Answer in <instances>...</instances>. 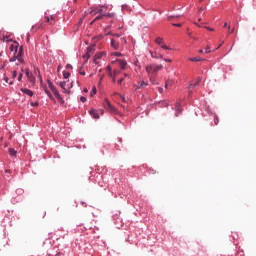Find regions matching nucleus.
<instances>
[{
	"instance_id": "45",
	"label": "nucleus",
	"mask_w": 256,
	"mask_h": 256,
	"mask_svg": "<svg viewBox=\"0 0 256 256\" xmlns=\"http://www.w3.org/2000/svg\"><path fill=\"white\" fill-rule=\"evenodd\" d=\"M205 53H211V48H210V47H207V48L205 49Z\"/></svg>"
},
{
	"instance_id": "34",
	"label": "nucleus",
	"mask_w": 256,
	"mask_h": 256,
	"mask_svg": "<svg viewBox=\"0 0 256 256\" xmlns=\"http://www.w3.org/2000/svg\"><path fill=\"white\" fill-rule=\"evenodd\" d=\"M45 93H46V95H48L49 97H53V95L51 94V91H49V89H45Z\"/></svg>"
},
{
	"instance_id": "61",
	"label": "nucleus",
	"mask_w": 256,
	"mask_h": 256,
	"mask_svg": "<svg viewBox=\"0 0 256 256\" xmlns=\"http://www.w3.org/2000/svg\"><path fill=\"white\" fill-rule=\"evenodd\" d=\"M124 77H129V74H127V73H124Z\"/></svg>"
},
{
	"instance_id": "62",
	"label": "nucleus",
	"mask_w": 256,
	"mask_h": 256,
	"mask_svg": "<svg viewBox=\"0 0 256 256\" xmlns=\"http://www.w3.org/2000/svg\"><path fill=\"white\" fill-rule=\"evenodd\" d=\"M103 77H104L103 75L100 77V83H101V81H103Z\"/></svg>"
},
{
	"instance_id": "42",
	"label": "nucleus",
	"mask_w": 256,
	"mask_h": 256,
	"mask_svg": "<svg viewBox=\"0 0 256 256\" xmlns=\"http://www.w3.org/2000/svg\"><path fill=\"white\" fill-rule=\"evenodd\" d=\"M173 27H181V23H172Z\"/></svg>"
},
{
	"instance_id": "23",
	"label": "nucleus",
	"mask_w": 256,
	"mask_h": 256,
	"mask_svg": "<svg viewBox=\"0 0 256 256\" xmlns=\"http://www.w3.org/2000/svg\"><path fill=\"white\" fill-rule=\"evenodd\" d=\"M45 22L53 25V21H51V18H49V16H45Z\"/></svg>"
},
{
	"instance_id": "43",
	"label": "nucleus",
	"mask_w": 256,
	"mask_h": 256,
	"mask_svg": "<svg viewBox=\"0 0 256 256\" xmlns=\"http://www.w3.org/2000/svg\"><path fill=\"white\" fill-rule=\"evenodd\" d=\"M106 71H108V73H111V72H112L111 66L108 65V66L106 67Z\"/></svg>"
},
{
	"instance_id": "6",
	"label": "nucleus",
	"mask_w": 256,
	"mask_h": 256,
	"mask_svg": "<svg viewBox=\"0 0 256 256\" xmlns=\"http://www.w3.org/2000/svg\"><path fill=\"white\" fill-rule=\"evenodd\" d=\"M19 63H25V60L23 59V46H20L17 52V60Z\"/></svg>"
},
{
	"instance_id": "5",
	"label": "nucleus",
	"mask_w": 256,
	"mask_h": 256,
	"mask_svg": "<svg viewBox=\"0 0 256 256\" xmlns=\"http://www.w3.org/2000/svg\"><path fill=\"white\" fill-rule=\"evenodd\" d=\"M48 256H63L61 252H59V249L57 248H50L47 252Z\"/></svg>"
},
{
	"instance_id": "49",
	"label": "nucleus",
	"mask_w": 256,
	"mask_h": 256,
	"mask_svg": "<svg viewBox=\"0 0 256 256\" xmlns=\"http://www.w3.org/2000/svg\"><path fill=\"white\" fill-rule=\"evenodd\" d=\"M164 61L166 62V63H171V59H169V58H164Z\"/></svg>"
},
{
	"instance_id": "51",
	"label": "nucleus",
	"mask_w": 256,
	"mask_h": 256,
	"mask_svg": "<svg viewBox=\"0 0 256 256\" xmlns=\"http://www.w3.org/2000/svg\"><path fill=\"white\" fill-rule=\"evenodd\" d=\"M79 73H80V75H83V76L86 75L85 71H79Z\"/></svg>"
},
{
	"instance_id": "11",
	"label": "nucleus",
	"mask_w": 256,
	"mask_h": 256,
	"mask_svg": "<svg viewBox=\"0 0 256 256\" xmlns=\"http://www.w3.org/2000/svg\"><path fill=\"white\" fill-rule=\"evenodd\" d=\"M117 62H118V65H119L120 69H125V67H127V61L117 59Z\"/></svg>"
},
{
	"instance_id": "57",
	"label": "nucleus",
	"mask_w": 256,
	"mask_h": 256,
	"mask_svg": "<svg viewBox=\"0 0 256 256\" xmlns=\"http://www.w3.org/2000/svg\"><path fill=\"white\" fill-rule=\"evenodd\" d=\"M206 8L201 7L199 11H205Z\"/></svg>"
},
{
	"instance_id": "26",
	"label": "nucleus",
	"mask_w": 256,
	"mask_h": 256,
	"mask_svg": "<svg viewBox=\"0 0 256 256\" xmlns=\"http://www.w3.org/2000/svg\"><path fill=\"white\" fill-rule=\"evenodd\" d=\"M178 17H181V15H170L168 16V21H171V19H175V18H178Z\"/></svg>"
},
{
	"instance_id": "48",
	"label": "nucleus",
	"mask_w": 256,
	"mask_h": 256,
	"mask_svg": "<svg viewBox=\"0 0 256 256\" xmlns=\"http://www.w3.org/2000/svg\"><path fill=\"white\" fill-rule=\"evenodd\" d=\"M101 57H102L101 54H97V55L94 56V58H96L98 60L101 59Z\"/></svg>"
},
{
	"instance_id": "7",
	"label": "nucleus",
	"mask_w": 256,
	"mask_h": 256,
	"mask_svg": "<svg viewBox=\"0 0 256 256\" xmlns=\"http://www.w3.org/2000/svg\"><path fill=\"white\" fill-rule=\"evenodd\" d=\"M103 106L106 109V111H115V107H113V105H111V102H109L108 99H105L103 101Z\"/></svg>"
},
{
	"instance_id": "15",
	"label": "nucleus",
	"mask_w": 256,
	"mask_h": 256,
	"mask_svg": "<svg viewBox=\"0 0 256 256\" xmlns=\"http://www.w3.org/2000/svg\"><path fill=\"white\" fill-rule=\"evenodd\" d=\"M111 47H113V49H119V42L115 41V40H111Z\"/></svg>"
},
{
	"instance_id": "58",
	"label": "nucleus",
	"mask_w": 256,
	"mask_h": 256,
	"mask_svg": "<svg viewBox=\"0 0 256 256\" xmlns=\"http://www.w3.org/2000/svg\"><path fill=\"white\" fill-rule=\"evenodd\" d=\"M119 143H123V139L119 138L118 139Z\"/></svg>"
},
{
	"instance_id": "33",
	"label": "nucleus",
	"mask_w": 256,
	"mask_h": 256,
	"mask_svg": "<svg viewBox=\"0 0 256 256\" xmlns=\"http://www.w3.org/2000/svg\"><path fill=\"white\" fill-rule=\"evenodd\" d=\"M206 111L208 112V115H213V111H211V108L209 106L206 107Z\"/></svg>"
},
{
	"instance_id": "40",
	"label": "nucleus",
	"mask_w": 256,
	"mask_h": 256,
	"mask_svg": "<svg viewBox=\"0 0 256 256\" xmlns=\"http://www.w3.org/2000/svg\"><path fill=\"white\" fill-rule=\"evenodd\" d=\"M123 81H125V78L118 79V81H117L118 85H121V83H123Z\"/></svg>"
},
{
	"instance_id": "25",
	"label": "nucleus",
	"mask_w": 256,
	"mask_h": 256,
	"mask_svg": "<svg viewBox=\"0 0 256 256\" xmlns=\"http://www.w3.org/2000/svg\"><path fill=\"white\" fill-rule=\"evenodd\" d=\"M161 49H165V50H168V51H171V47L165 45V44H161Z\"/></svg>"
},
{
	"instance_id": "39",
	"label": "nucleus",
	"mask_w": 256,
	"mask_h": 256,
	"mask_svg": "<svg viewBox=\"0 0 256 256\" xmlns=\"http://www.w3.org/2000/svg\"><path fill=\"white\" fill-rule=\"evenodd\" d=\"M114 55L115 57H123V54H121L120 52H115Z\"/></svg>"
},
{
	"instance_id": "53",
	"label": "nucleus",
	"mask_w": 256,
	"mask_h": 256,
	"mask_svg": "<svg viewBox=\"0 0 256 256\" xmlns=\"http://www.w3.org/2000/svg\"><path fill=\"white\" fill-rule=\"evenodd\" d=\"M123 103H126L125 96H121Z\"/></svg>"
},
{
	"instance_id": "14",
	"label": "nucleus",
	"mask_w": 256,
	"mask_h": 256,
	"mask_svg": "<svg viewBox=\"0 0 256 256\" xmlns=\"http://www.w3.org/2000/svg\"><path fill=\"white\" fill-rule=\"evenodd\" d=\"M147 85H149L147 82L141 81V82L137 85L136 91H137V89H143V87H147Z\"/></svg>"
},
{
	"instance_id": "4",
	"label": "nucleus",
	"mask_w": 256,
	"mask_h": 256,
	"mask_svg": "<svg viewBox=\"0 0 256 256\" xmlns=\"http://www.w3.org/2000/svg\"><path fill=\"white\" fill-rule=\"evenodd\" d=\"M25 75L29 81V83H35V76L33 73L29 70V68H25Z\"/></svg>"
},
{
	"instance_id": "32",
	"label": "nucleus",
	"mask_w": 256,
	"mask_h": 256,
	"mask_svg": "<svg viewBox=\"0 0 256 256\" xmlns=\"http://www.w3.org/2000/svg\"><path fill=\"white\" fill-rule=\"evenodd\" d=\"M80 101H81V103H87V98L84 96H81Z\"/></svg>"
},
{
	"instance_id": "24",
	"label": "nucleus",
	"mask_w": 256,
	"mask_h": 256,
	"mask_svg": "<svg viewBox=\"0 0 256 256\" xmlns=\"http://www.w3.org/2000/svg\"><path fill=\"white\" fill-rule=\"evenodd\" d=\"M17 49H19V46H14V45L10 46V51H15L17 53Z\"/></svg>"
},
{
	"instance_id": "63",
	"label": "nucleus",
	"mask_w": 256,
	"mask_h": 256,
	"mask_svg": "<svg viewBox=\"0 0 256 256\" xmlns=\"http://www.w3.org/2000/svg\"><path fill=\"white\" fill-rule=\"evenodd\" d=\"M227 25H228L227 22H225V23H224V27H227Z\"/></svg>"
},
{
	"instance_id": "52",
	"label": "nucleus",
	"mask_w": 256,
	"mask_h": 256,
	"mask_svg": "<svg viewBox=\"0 0 256 256\" xmlns=\"http://www.w3.org/2000/svg\"><path fill=\"white\" fill-rule=\"evenodd\" d=\"M5 173H6V174H11V170L6 169V170H5Z\"/></svg>"
},
{
	"instance_id": "30",
	"label": "nucleus",
	"mask_w": 256,
	"mask_h": 256,
	"mask_svg": "<svg viewBox=\"0 0 256 256\" xmlns=\"http://www.w3.org/2000/svg\"><path fill=\"white\" fill-rule=\"evenodd\" d=\"M104 11H107V8ZM104 17H113V14L105 12Z\"/></svg>"
},
{
	"instance_id": "64",
	"label": "nucleus",
	"mask_w": 256,
	"mask_h": 256,
	"mask_svg": "<svg viewBox=\"0 0 256 256\" xmlns=\"http://www.w3.org/2000/svg\"><path fill=\"white\" fill-rule=\"evenodd\" d=\"M199 53H204V50H199Z\"/></svg>"
},
{
	"instance_id": "21",
	"label": "nucleus",
	"mask_w": 256,
	"mask_h": 256,
	"mask_svg": "<svg viewBox=\"0 0 256 256\" xmlns=\"http://www.w3.org/2000/svg\"><path fill=\"white\" fill-rule=\"evenodd\" d=\"M155 42L157 43V45H163V38L157 37Z\"/></svg>"
},
{
	"instance_id": "31",
	"label": "nucleus",
	"mask_w": 256,
	"mask_h": 256,
	"mask_svg": "<svg viewBox=\"0 0 256 256\" xmlns=\"http://www.w3.org/2000/svg\"><path fill=\"white\" fill-rule=\"evenodd\" d=\"M31 107H39V102H31Z\"/></svg>"
},
{
	"instance_id": "56",
	"label": "nucleus",
	"mask_w": 256,
	"mask_h": 256,
	"mask_svg": "<svg viewBox=\"0 0 256 256\" xmlns=\"http://www.w3.org/2000/svg\"><path fill=\"white\" fill-rule=\"evenodd\" d=\"M84 93H89V90L87 88H84Z\"/></svg>"
},
{
	"instance_id": "46",
	"label": "nucleus",
	"mask_w": 256,
	"mask_h": 256,
	"mask_svg": "<svg viewBox=\"0 0 256 256\" xmlns=\"http://www.w3.org/2000/svg\"><path fill=\"white\" fill-rule=\"evenodd\" d=\"M162 105H164V107H169V103L162 101Z\"/></svg>"
},
{
	"instance_id": "9",
	"label": "nucleus",
	"mask_w": 256,
	"mask_h": 256,
	"mask_svg": "<svg viewBox=\"0 0 256 256\" xmlns=\"http://www.w3.org/2000/svg\"><path fill=\"white\" fill-rule=\"evenodd\" d=\"M89 115H91V117H93V119H99V111L96 109H90L89 110Z\"/></svg>"
},
{
	"instance_id": "50",
	"label": "nucleus",
	"mask_w": 256,
	"mask_h": 256,
	"mask_svg": "<svg viewBox=\"0 0 256 256\" xmlns=\"http://www.w3.org/2000/svg\"><path fill=\"white\" fill-rule=\"evenodd\" d=\"M158 92H159V93H163V88L158 87Z\"/></svg>"
},
{
	"instance_id": "35",
	"label": "nucleus",
	"mask_w": 256,
	"mask_h": 256,
	"mask_svg": "<svg viewBox=\"0 0 256 256\" xmlns=\"http://www.w3.org/2000/svg\"><path fill=\"white\" fill-rule=\"evenodd\" d=\"M18 81H23V72L18 75Z\"/></svg>"
},
{
	"instance_id": "59",
	"label": "nucleus",
	"mask_w": 256,
	"mask_h": 256,
	"mask_svg": "<svg viewBox=\"0 0 256 256\" xmlns=\"http://www.w3.org/2000/svg\"><path fill=\"white\" fill-rule=\"evenodd\" d=\"M112 83H115V76H113L112 78Z\"/></svg>"
},
{
	"instance_id": "3",
	"label": "nucleus",
	"mask_w": 256,
	"mask_h": 256,
	"mask_svg": "<svg viewBox=\"0 0 256 256\" xmlns=\"http://www.w3.org/2000/svg\"><path fill=\"white\" fill-rule=\"evenodd\" d=\"M47 85L49 89L52 91L54 97H56V99H61V94H59V90H57V87L53 85V82H51V80H47Z\"/></svg>"
},
{
	"instance_id": "10",
	"label": "nucleus",
	"mask_w": 256,
	"mask_h": 256,
	"mask_svg": "<svg viewBox=\"0 0 256 256\" xmlns=\"http://www.w3.org/2000/svg\"><path fill=\"white\" fill-rule=\"evenodd\" d=\"M21 93H24V95H28V97H33L34 93L32 90H29L27 88H21Z\"/></svg>"
},
{
	"instance_id": "29",
	"label": "nucleus",
	"mask_w": 256,
	"mask_h": 256,
	"mask_svg": "<svg viewBox=\"0 0 256 256\" xmlns=\"http://www.w3.org/2000/svg\"><path fill=\"white\" fill-rule=\"evenodd\" d=\"M16 60H17V54L14 55L12 58H10V63H15Z\"/></svg>"
},
{
	"instance_id": "36",
	"label": "nucleus",
	"mask_w": 256,
	"mask_h": 256,
	"mask_svg": "<svg viewBox=\"0 0 256 256\" xmlns=\"http://www.w3.org/2000/svg\"><path fill=\"white\" fill-rule=\"evenodd\" d=\"M17 77V70H14L12 72V79H15Z\"/></svg>"
},
{
	"instance_id": "28",
	"label": "nucleus",
	"mask_w": 256,
	"mask_h": 256,
	"mask_svg": "<svg viewBox=\"0 0 256 256\" xmlns=\"http://www.w3.org/2000/svg\"><path fill=\"white\" fill-rule=\"evenodd\" d=\"M214 123L215 125H219V117H217L216 114H214Z\"/></svg>"
},
{
	"instance_id": "17",
	"label": "nucleus",
	"mask_w": 256,
	"mask_h": 256,
	"mask_svg": "<svg viewBox=\"0 0 256 256\" xmlns=\"http://www.w3.org/2000/svg\"><path fill=\"white\" fill-rule=\"evenodd\" d=\"M66 85H67V82L65 81L59 82V86L61 87V89H63L64 93L67 92V88H65Z\"/></svg>"
},
{
	"instance_id": "19",
	"label": "nucleus",
	"mask_w": 256,
	"mask_h": 256,
	"mask_svg": "<svg viewBox=\"0 0 256 256\" xmlns=\"http://www.w3.org/2000/svg\"><path fill=\"white\" fill-rule=\"evenodd\" d=\"M63 77H64V79H69V77H71V73L64 70L63 71Z\"/></svg>"
},
{
	"instance_id": "38",
	"label": "nucleus",
	"mask_w": 256,
	"mask_h": 256,
	"mask_svg": "<svg viewBox=\"0 0 256 256\" xmlns=\"http://www.w3.org/2000/svg\"><path fill=\"white\" fill-rule=\"evenodd\" d=\"M93 63H94V65H99V60H98L97 58H95V57H94V59H93Z\"/></svg>"
},
{
	"instance_id": "47",
	"label": "nucleus",
	"mask_w": 256,
	"mask_h": 256,
	"mask_svg": "<svg viewBox=\"0 0 256 256\" xmlns=\"http://www.w3.org/2000/svg\"><path fill=\"white\" fill-rule=\"evenodd\" d=\"M228 29H229V33H234V32H235V28H233V29L231 30V26H229Z\"/></svg>"
},
{
	"instance_id": "16",
	"label": "nucleus",
	"mask_w": 256,
	"mask_h": 256,
	"mask_svg": "<svg viewBox=\"0 0 256 256\" xmlns=\"http://www.w3.org/2000/svg\"><path fill=\"white\" fill-rule=\"evenodd\" d=\"M189 61H192L194 63H199V61H203V58L197 56V57L189 58Z\"/></svg>"
},
{
	"instance_id": "44",
	"label": "nucleus",
	"mask_w": 256,
	"mask_h": 256,
	"mask_svg": "<svg viewBox=\"0 0 256 256\" xmlns=\"http://www.w3.org/2000/svg\"><path fill=\"white\" fill-rule=\"evenodd\" d=\"M66 69H73V65L67 64V65H66Z\"/></svg>"
},
{
	"instance_id": "2",
	"label": "nucleus",
	"mask_w": 256,
	"mask_h": 256,
	"mask_svg": "<svg viewBox=\"0 0 256 256\" xmlns=\"http://www.w3.org/2000/svg\"><path fill=\"white\" fill-rule=\"evenodd\" d=\"M90 14L91 15H103V14H105V8H104V6L91 7Z\"/></svg>"
},
{
	"instance_id": "27",
	"label": "nucleus",
	"mask_w": 256,
	"mask_h": 256,
	"mask_svg": "<svg viewBox=\"0 0 256 256\" xmlns=\"http://www.w3.org/2000/svg\"><path fill=\"white\" fill-rule=\"evenodd\" d=\"M4 81H5V83H8V85H13V81H10L9 82V78L8 77H4Z\"/></svg>"
},
{
	"instance_id": "20",
	"label": "nucleus",
	"mask_w": 256,
	"mask_h": 256,
	"mask_svg": "<svg viewBox=\"0 0 256 256\" xmlns=\"http://www.w3.org/2000/svg\"><path fill=\"white\" fill-rule=\"evenodd\" d=\"M105 17V13L104 14H98V16L95 17L94 21H99L101 19H103Z\"/></svg>"
},
{
	"instance_id": "60",
	"label": "nucleus",
	"mask_w": 256,
	"mask_h": 256,
	"mask_svg": "<svg viewBox=\"0 0 256 256\" xmlns=\"http://www.w3.org/2000/svg\"><path fill=\"white\" fill-rule=\"evenodd\" d=\"M207 29H208V31H213V28H209V27H207Z\"/></svg>"
},
{
	"instance_id": "41",
	"label": "nucleus",
	"mask_w": 256,
	"mask_h": 256,
	"mask_svg": "<svg viewBox=\"0 0 256 256\" xmlns=\"http://www.w3.org/2000/svg\"><path fill=\"white\" fill-rule=\"evenodd\" d=\"M49 18H50V21H52V25H53V21H55V15H50Z\"/></svg>"
},
{
	"instance_id": "18",
	"label": "nucleus",
	"mask_w": 256,
	"mask_h": 256,
	"mask_svg": "<svg viewBox=\"0 0 256 256\" xmlns=\"http://www.w3.org/2000/svg\"><path fill=\"white\" fill-rule=\"evenodd\" d=\"M9 155H10L11 157H15V155H17V150L14 149V148H10V149H9Z\"/></svg>"
},
{
	"instance_id": "37",
	"label": "nucleus",
	"mask_w": 256,
	"mask_h": 256,
	"mask_svg": "<svg viewBox=\"0 0 256 256\" xmlns=\"http://www.w3.org/2000/svg\"><path fill=\"white\" fill-rule=\"evenodd\" d=\"M34 69H35V72L39 73L40 80L42 81L43 79L41 78V71L39 70V68H34Z\"/></svg>"
},
{
	"instance_id": "8",
	"label": "nucleus",
	"mask_w": 256,
	"mask_h": 256,
	"mask_svg": "<svg viewBox=\"0 0 256 256\" xmlns=\"http://www.w3.org/2000/svg\"><path fill=\"white\" fill-rule=\"evenodd\" d=\"M175 117H179V114L183 112V106H181V103L177 102L175 104Z\"/></svg>"
},
{
	"instance_id": "54",
	"label": "nucleus",
	"mask_w": 256,
	"mask_h": 256,
	"mask_svg": "<svg viewBox=\"0 0 256 256\" xmlns=\"http://www.w3.org/2000/svg\"><path fill=\"white\" fill-rule=\"evenodd\" d=\"M109 77H113V72H108Z\"/></svg>"
},
{
	"instance_id": "22",
	"label": "nucleus",
	"mask_w": 256,
	"mask_h": 256,
	"mask_svg": "<svg viewBox=\"0 0 256 256\" xmlns=\"http://www.w3.org/2000/svg\"><path fill=\"white\" fill-rule=\"evenodd\" d=\"M93 95H97V88L93 87L90 92V97H93Z\"/></svg>"
},
{
	"instance_id": "1",
	"label": "nucleus",
	"mask_w": 256,
	"mask_h": 256,
	"mask_svg": "<svg viewBox=\"0 0 256 256\" xmlns=\"http://www.w3.org/2000/svg\"><path fill=\"white\" fill-rule=\"evenodd\" d=\"M161 69H163V66L161 65L150 64L146 66V72L148 75H156V73L161 71Z\"/></svg>"
},
{
	"instance_id": "55",
	"label": "nucleus",
	"mask_w": 256,
	"mask_h": 256,
	"mask_svg": "<svg viewBox=\"0 0 256 256\" xmlns=\"http://www.w3.org/2000/svg\"><path fill=\"white\" fill-rule=\"evenodd\" d=\"M233 239H239V236L236 234V236H233Z\"/></svg>"
},
{
	"instance_id": "13",
	"label": "nucleus",
	"mask_w": 256,
	"mask_h": 256,
	"mask_svg": "<svg viewBox=\"0 0 256 256\" xmlns=\"http://www.w3.org/2000/svg\"><path fill=\"white\" fill-rule=\"evenodd\" d=\"M199 83H201V78L199 77L195 83H192L189 85V89H195V87H198Z\"/></svg>"
},
{
	"instance_id": "12",
	"label": "nucleus",
	"mask_w": 256,
	"mask_h": 256,
	"mask_svg": "<svg viewBox=\"0 0 256 256\" xmlns=\"http://www.w3.org/2000/svg\"><path fill=\"white\" fill-rule=\"evenodd\" d=\"M150 55L153 59H163V55L157 53V52H152L150 51Z\"/></svg>"
}]
</instances>
